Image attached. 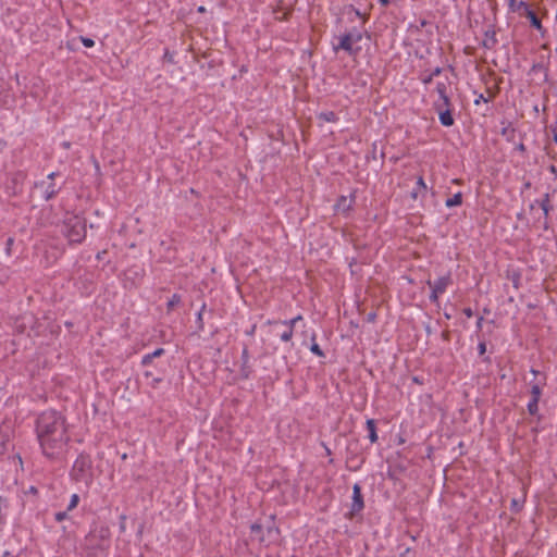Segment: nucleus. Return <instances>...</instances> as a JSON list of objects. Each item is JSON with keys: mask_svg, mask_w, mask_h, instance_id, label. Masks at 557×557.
I'll use <instances>...</instances> for the list:
<instances>
[{"mask_svg": "<svg viewBox=\"0 0 557 557\" xmlns=\"http://www.w3.org/2000/svg\"><path fill=\"white\" fill-rule=\"evenodd\" d=\"M545 384V377H543V381H536L532 383L531 386V395L532 399L535 401L540 400L541 394H542V386Z\"/></svg>", "mask_w": 557, "mask_h": 557, "instance_id": "nucleus-13", "label": "nucleus"}, {"mask_svg": "<svg viewBox=\"0 0 557 557\" xmlns=\"http://www.w3.org/2000/svg\"><path fill=\"white\" fill-rule=\"evenodd\" d=\"M352 510L360 511L363 508V499L361 495V487L359 484H355L352 488Z\"/></svg>", "mask_w": 557, "mask_h": 557, "instance_id": "nucleus-10", "label": "nucleus"}, {"mask_svg": "<svg viewBox=\"0 0 557 557\" xmlns=\"http://www.w3.org/2000/svg\"><path fill=\"white\" fill-rule=\"evenodd\" d=\"M531 372H532V374H534V376L540 375V373L536 370H532Z\"/></svg>", "mask_w": 557, "mask_h": 557, "instance_id": "nucleus-38", "label": "nucleus"}, {"mask_svg": "<svg viewBox=\"0 0 557 557\" xmlns=\"http://www.w3.org/2000/svg\"><path fill=\"white\" fill-rule=\"evenodd\" d=\"M352 206V198H347L346 196H342L335 205V209L338 212H347L350 210Z\"/></svg>", "mask_w": 557, "mask_h": 557, "instance_id": "nucleus-11", "label": "nucleus"}, {"mask_svg": "<svg viewBox=\"0 0 557 557\" xmlns=\"http://www.w3.org/2000/svg\"><path fill=\"white\" fill-rule=\"evenodd\" d=\"M256 325L252 326L249 334H252L255 332Z\"/></svg>", "mask_w": 557, "mask_h": 557, "instance_id": "nucleus-39", "label": "nucleus"}, {"mask_svg": "<svg viewBox=\"0 0 557 557\" xmlns=\"http://www.w3.org/2000/svg\"><path fill=\"white\" fill-rule=\"evenodd\" d=\"M537 404H539V401H535L534 399H531V401L529 403L528 409L531 414H535L537 412V410H539Z\"/></svg>", "mask_w": 557, "mask_h": 557, "instance_id": "nucleus-21", "label": "nucleus"}, {"mask_svg": "<svg viewBox=\"0 0 557 557\" xmlns=\"http://www.w3.org/2000/svg\"><path fill=\"white\" fill-rule=\"evenodd\" d=\"M554 140L557 143V134H555V136H554Z\"/></svg>", "mask_w": 557, "mask_h": 557, "instance_id": "nucleus-42", "label": "nucleus"}, {"mask_svg": "<svg viewBox=\"0 0 557 557\" xmlns=\"http://www.w3.org/2000/svg\"><path fill=\"white\" fill-rule=\"evenodd\" d=\"M461 202H462V195H461V193H457L451 198L446 200V207L451 208V207L461 205Z\"/></svg>", "mask_w": 557, "mask_h": 557, "instance_id": "nucleus-16", "label": "nucleus"}, {"mask_svg": "<svg viewBox=\"0 0 557 557\" xmlns=\"http://www.w3.org/2000/svg\"><path fill=\"white\" fill-rule=\"evenodd\" d=\"M13 185H14L13 194H16L18 190H17V187H16V181L15 180H13Z\"/></svg>", "mask_w": 557, "mask_h": 557, "instance_id": "nucleus-33", "label": "nucleus"}, {"mask_svg": "<svg viewBox=\"0 0 557 557\" xmlns=\"http://www.w3.org/2000/svg\"><path fill=\"white\" fill-rule=\"evenodd\" d=\"M94 537H95L94 535H89V536L87 537V542H88L89 544H91V543H92V541H94Z\"/></svg>", "mask_w": 557, "mask_h": 557, "instance_id": "nucleus-35", "label": "nucleus"}, {"mask_svg": "<svg viewBox=\"0 0 557 557\" xmlns=\"http://www.w3.org/2000/svg\"><path fill=\"white\" fill-rule=\"evenodd\" d=\"M57 193V188L53 184H50L46 189V199H50Z\"/></svg>", "mask_w": 557, "mask_h": 557, "instance_id": "nucleus-23", "label": "nucleus"}, {"mask_svg": "<svg viewBox=\"0 0 557 557\" xmlns=\"http://www.w3.org/2000/svg\"><path fill=\"white\" fill-rule=\"evenodd\" d=\"M426 184L422 176L418 177L417 188L411 193V198L417 200L420 196H424L426 191Z\"/></svg>", "mask_w": 557, "mask_h": 557, "instance_id": "nucleus-12", "label": "nucleus"}, {"mask_svg": "<svg viewBox=\"0 0 557 557\" xmlns=\"http://www.w3.org/2000/svg\"><path fill=\"white\" fill-rule=\"evenodd\" d=\"M361 40L360 33H349L339 38L338 45L335 46V50L342 49L347 51L348 53H355L358 48L356 44Z\"/></svg>", "mask_w": 557, "mask_h": 557, "instance_id": "nucleus-5", "label": "nucleus"}, {"mask_svg": "<svg viewBox=\"0 0 557 557\" xmlns=\"http://www.w3.org/2000/svg\"><path fill=\"white\" fill-rule=\"evenodd\" d=\"M63 234L70 243H82L86 236V222L78 215H70L64 220Z\"/></svg>", "mask_w": 557, "mask_h": 557, "instance_id": "nucleus-2", "label": "nucleus"}, {"mask_svg": "<svg viewBox=\"0 0 557 557\" xmlns=\"http://www.w3.org/2000/svg\"><path fill=\"white\" fill-rule=\"evenodd\" d=\"M528 17H529L532 26H534L539 30L542 29L541 21L539 20V17L536 16V14L533 11H528Z\"/></svg>", "mask_w": 557, "mask_h": 557, "instance_id": "nucleus-18", "label": "nucleus"}, {"mask_svg": "<svg viewBox=\"0 0 557 557\" xmlns=\"http://www.w3.org/2000/svg\"><path fill=\"white\" fill-rule=\"evenodd\" d=\"M205 11V8L203 7H200L199 8V12H203Z\"/></svg>", "mask_w": 557, "mask_h": 557, "instance_id": "nucleus-40", "label": "nucleus"}, {"mask_svg": "<svg viewBox=\"0 0 557 557\" xmlns=\"http://www.w3.org/2000/svg\"><path fill=\"white\" fill-rule=\"evenodd\" d=\"M287 14H288V11H285L282 15H278V14L276 13L275 18H276V20H280V21L285 20V18L287 17Z\"/></svg>", "mask_w": 557, "mask_h": 557, "instance_id": "nucleus-30", "label": "nucleus"}, {"mask_svg": "<svg viewBox=\"0 0 557 557\" xmlns=\"http://www.w3.org/2000/svg\"><path fill=\"white\" fill-rule=\"evenodd\" d=\"M151 361H152V357H150V354H149V355H146V356L143 358L141 363H143L144 366H147V364H149Z\"/></svg>", "mask_w": 557, "mask_h": 557, "instance_id": "nucleus-28", "label": "nucleus"}, {"mask_svg": "<svg viewBox=\"0 0 557 557\" xmlns=\"http://www.w3.org/2000/svg\"><path fill=\"white\" fill-rule=\"evenodd\" d=\"M550 171H552L553 173L557 174V169H556L554 165H552V166H550Z\"/></svg>", "mask_w": 557, "mask_h": 557, "instance_id": "nucleus-37", "label": "nucleus"}, {"mask_svg": "<svg viewBox=\"0 0 557 557\" xmlns=\"http://www.w3.org/2000/svg\"><path fill=\"white\" fill-rule=\"evenodd\" d=\"M180 304H181V297L178 295H173L172 298L166 304L168 312L172 311Z\"/></svg>", "mask_w": 557, "mask_h": 557, "instance_id": "nucleus-19", "label": "nucleus"}, {"mask_svg": "<svg viewBox=\"0 0 557 557\" xmlns=\"http://www.w3.org/2000/svg\"><path fill=\"white\" fill-rule=\"evenodd\" d=\"M450 103L444 104V102H436L435 107L438 112L440 121L444 126H451L454 124V117L451 115Z\"/></svg>", "mask_w": 557, "mask_h": 557, "instance_id": "nucleus-7", "label": "nucleus"}, {"mask_svg": "<svg viewBox=\"0 0 557 557\" xmlns=\"http://www.w3.org/2000/svg\"><path fill=\"white\" fill-rule=\"evenodd\" d=\"M163 352H164V350L162 348H159V349L154 350L152 354H150V357H152V359H153V358L162 356Z\"/></svg>", "mask_w": 557, "mask_h": 557, "instance_id": "nucleus-26", "label": "nucleus"}, {"mask_svg": "<svg viewBox=\"0 0 557 557\" xmlns=\"http://www.w3.org/2000/svg\"><path fill=\"white\" fill-rule=\"evenodd\" d=\"M78 500H79L78 495L73 494L71 497L70 505L67 506V510H73L77 506Z\"/></svg>", "mask_w": 557, "mask_h": 557, "instance_id": "nucleus-22", "label": "nucleus"}, {"mask_svg": "<svg viewBox=\"0 0 557 557\" xmlns=\"http://www.w3.org/2000/svg\"><path fill=\"white\" fill-rule=\"evenodd\" d=\"M53 175H54V173H51L48 178L51 180L53 177Z\"/></svg>", "mask_w": 557, "mask_h": 557, "instance_id": "nucleus-41", "label": "nucleus"}, {"mask_svg": "<svg viewBox=\"0 0 557 557\" xmlns=\"http://www.w3.org/2000/svg\"><path fill=\"white\" fill-rule=\"evenodd\" d=\"M485 351H486L485 343H480L479 344V352H480V355H483Z\"/></svg>", "mask_w": 557, "mask_h": 557, "instance_id": "nucleus-29", "label": "nucleus"}, {"mask_svg": "<svg viewBox=\"0 0 557 557\" xmlns=\"http://www.w3.org/2000/svg\"><path fill=\"white\" fill-rule=\"evenodd\" d=\"M37 438L42 454L51 460H61L70 442L69 425L64 416L55 410H46L37 419Z\"/></svg>", "mask_w": 557, "mask_h": 557, "instance_id": "nucleus-1", "label": "nucleus"}, {"mask_svg": "<svg viewBox=\"0 0 557 557\" xmlns=\"http://www.w3.org/2000/svg\"><path fill=\"white\" fill-rule=\"evenodd\" d=\"M250 529L251 532L257 535L259 543L265 546L275 543L280 536V529L275 527L273 522L267 525L265 530L260 523H253Z\"/></svg>", "mask_w": 557, "mask_h": 557, "instance_id": "nucleus-4", "label": "nucleus"}, {"mask_svg": "<svg viewBox=\"0 0 557 557\" xmlns=\"http://www.w3.org/2000/svg\"><path fill=\"white\" fill-rule=\"evenodd\" d=\"M512 507H515L516 510H519L521 505H520V503L517 499H512Z\"/></svg>", "mask_w": 557, "mask_h": 557, "instance_id": "nucleus-31", "label": "nucleus"}, {"mask_svg": "<svg viewBox=\"0 0 557 557\" xmlns=\"http://www.w3.org/2000/svg\"><path fill=\"white\" fill-rule=\"evenodd\" d=\"M319 119L322 120V121H325V122H335L336 121V115L334 112H322L319 114Z\"/></svg>", "mask_w": 557, "mask_h": 557, "instance_id": "nucleus-20", "label": "nucleus"}, {"mask_svg": "<svg viewBox=\"0 0 557 557\" xmlns=\"http://www.w3.org/2000/svg\"><path fill=\"white\" fill-rule=\"evenodd\" d=\"M12 244H13V238H9L8 242H7L8 249H10Z\"/></svg>", "mask_w": 557, "mask_h": 557, "instance_id": "nucleus-34", "label": "nucleus"}, {"mask_svg": "<svg viewBox=\"0 0 557 557\" xmlns=\"http://www.w3.org/2000/svg\"><path fill=\"white\" fill-rule=\"evenodd\" d=\"M65 518H66V512H64V511H60V512H57V513H55V520H57V521H62V520H64Z\"/></svg>", "mask_w": 557, "mask_h": 557, "instance_id": "nucleus-27", "label": "nucleus"}, {"mask_svg": "<svg viewBox=\"0 0 557 557\" xmlns=\"http://www.w3.org/2000/svg\"><path fill=\"white\" fill-rule=\"evenodd\" d=\"M436 90L440 95L441 100L438 102H444V104H448L449 98L447 95V84L446 83H438Z\"/></svg>", "mask_w": 557, "mask_h": 557, "instance_id": "nucleus-14", "label": "nucleus"}, {"mask_svg": "<svg viewBox=\"0 0 557 557\" xmlns=\"http://www.w3.org/2000/svg\"><path fill=\"white\" fill-rule=\"evenodd\" d=\"M87 557H91V554L88 553ZM96 557H103V550L101 549L100 552L96 553Z\"/></svg>", "mask_w": 557, "mask_h": 557, "instance_id": "nucleus-32", "label": "nucleus"}, {"mask_svg": "<svg viewBox=\"0 0 557 557\" xmlns=\"http://www.w3.org/2000/svg\"><path fill=\"white\" fill-rule=\"evenodd\" d=\"M449 284H450V276L449 275L442 276L437 281H435L434 283H432L431 281H428V285L432 289V294L430 296L431 299L433 301H436L438 296L446 290V288H447V286Z\"/></svg>", "mask_w": 557, "mask_h": 557, "instance_id": "nucleus-6", "label": "nucleus"}, {"mask_svg": "<svg viewBox=\"0 0 557 557\" xmlns=\"http://www.w3.org/2000/svg\"><path fill=\"white\" fill-rule=\"evenodd\" d=\"M465 313H466L468 317H471V315H472V312H471V310H470V309L465 310Z\"/></svg>", "mask_w": 557, "mask_h": 557, "instance_id": "nucleus-36", "label": "nucleus"}, {"mask_svg": "<svg viewBox=\"0 0 557 557\" xmlns=\"http://www.w3.org/2000/svg\"><path fill=\"white\" fill-rule=\"evenodd\" d=\"M71 476L76 482L89 484L92 476L90 459L85 456H79L73 465Z\"/></svg>", "mask_w": 557, "mask_h": 557, "instance_id": "nucleus-3", "label": "nucleus"}, {"mask_svg": "<svg viewBox=\"0 0 557 557\" xmlns=\"http://www.w3.org/2000/svg\"><path fill=\"white\" fill-rule=\"evenodd\" d=\"M539 205L542 208L544 215L547 216L550 210L549 195L545 194L544 198L539 202Z\"/></svg>", "mask_w": 557, "mask_h": 557, "instance_id": "nucleus-17", "label": "nucleus"}, {"mask_svg": "<svg viewBox=\"0 0 557 557\" xmlns=\"http://www.w3.org/2000/svg\"><path fill=\"white\" fill-rule=\"evenodd\" d=\"M13 430L10 423H3L0 425V455H2L10 444Z\"/></svg>", "mask_w": 557, "mask_h": 557, "instance_id": "nucleus-9", "label": "nucleus"}, {"mask_svg": "<svg viewBox=\"0 0 557 557\" xmlns=\"http://www.w3.org/2000/svg\"><path fill=\"white\" fill-rule=\"evenodd\" d=\"M81 41L87 48H91V47L95 46V41L92 39H90V38H87V37H81Z\"/></svg>", "mask_w": 557, "mask_h": 557, "instance_id": "nucleus-24", "label": "nucleus"}, {"mask_svg": "<svg viewBox=\"0 0 557 557\" xmlns=\"http://www.w3.org/2000/svg\"><path fill=\"white\" fill-rule=\"evenodd\" d=\"M299 321H302V317L301 315H297L296 318L289 320V321H283L281 322V326L284 329L282 332H281V338L282 341L284 342H289L293 337V330H294V326L299 322Z\"/></svg>", "mask_w": 557, "mask_h": 557, "instance_id": "nucleus-8", "label": "nucleus"}, {"mask_svg": "<svg viewBox=\"0 0 557 557\" xmlns=\"http://www.w3.org/2000/svg\"><path fill=\"white\" fill-rule=\"evenodd\" d=\"M311 351L315 355H318L319 357L323 356V352L322 350L320 349L319 345L318 344H312L311 347H310Z\"/></svg>", "mask_w": 557, "mask_h": 557, "instance_id": "nucleus-25", "label": "nucleus"}, {"mask_svg": "<svg viewBox=\"0 0 557 557\" xmlns=\"http://www.w3.org/2000/svg\"><path fill=\"white\" fill-rule=\"evenodd\" d=\"M367 429L369 431V438H370L371 443H375L377 441V435H376L375 422L373 419H369L367 421Z\"/></svg>", "mask_w": 557, "mask_h": 557, "instance_id": "nucleus-15", "label": "nucleus"}]
</instances>
